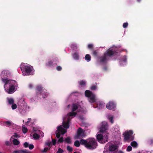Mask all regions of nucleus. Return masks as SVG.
Here are the masks:
<instances>
[{
    "instance_id": "c03bdc74",
    "label": "nucleus",
    "mask_w": 153,
    "mask_h": 153,
    "mask_svg": "<svg viewBox=\"0 0 153 153\" xmlns=\"http://www.w3.org/2000/svg\"><path fill=\"white\" fill-rule=\"evenodd\" d=\"M41 89V87L40 86H38L37 88V90L38 91H40Z\"/></svg>"
},
{
    "instance_id": "13d9d810",
    "label": "nucleus",
    "mask_w": 153,
    "mask_h": 153,
    "mask_svg": "<svg viewBox=\"0 0 153 153\" xmlns=\"http://www.w3.org/2000/svg\"><path fill=\"white\" fill-rule=\"evenodd\" d=\"M0 153H1V152H0Z\"/></svg>"
},
{
    "instance_id": "bb28decb",
    "label": "nucleus",
    "mask_w": 153,
    "mask_h": 153,
    "mask_svg": "<svg viewBox=\"0 0 153 153\" xmlns=\"http://www.w3.org/2000/svg\"><path fill=\"white\" fill-rule=\"evenodd\" d=\"M67 149L68 150L69 152H71L72 151V148L69 146H68L67 147Z\"/></svg>"
},
{
    "instance_id": "37998d69",
    "label": "nucleus",
    "mask_w": 153,
    "mask_h": 153,
    "mask_svg": "<svg viewBox=\"0 0 153 153\" xmlns=\"http://www.w3.org/2000/svg\"><path fill=\"white\" fill-rule=\"evenodd\" d=\"M51 142H50V143H46V145L48 146H51Z\"/></svg>"
},
{
    "instance_id": "ea45409f",
    "label": "nucleus",
    "mask_w": 153,
    "mask_h": 153,
    "mask_svg": "<svg viewBox=\"0 0 153 153\" xmlns=\"http://www.w3.org/2000/svg\"><path fill=\"white\" fill-rule=\"evenodd\" d=\"M61 69L62 68L60 66H57L56 67V69L58 71H60L61 70Z\"/></svg>"
},
{
    "instance_id": "58836bf2",
    "label": "nucleus",
    "mask_w": 153,
    "mask_h": 153,
    "mask_svg": "<svg viewBox=\"0 0 153 153\" xmlns=\"http://www.w3.org/2000/svg\"><path fill=\"white\" fill-rule=\"evenodd\" d=\"M48 149H49L48 148H45L42 151V152H46Z\"/></svg>"
},
{
    "instance_id": "b1692460",
    "label": "nucleus",
    "mask_w": 153,
    "mask_h": 153,
    "mask_svg": "<svg viewBox=\"0 0 153 153\" xmlns=\"http://www.w3.org/2000/svg\"><path fill=\"white\" fill-rule=\"evenodd\" d=\"M80 143L78 140L76 141L74 143V145L76 147H79V146Z\"/></svg>"
},
{
    "instance_id": "39448f33",
    "label": "nucleus",
    "mask_w": 153,
    "mask_h": 153,
    "mask_svg": "<svg viewBox=\"0 0 153 153\" xmlns=\"http://www.w3.org/2000/svg\"><path fill=\"white\" fill-rule=\"evenodd\" d=\"M20 68L24 76L32 74L34 71L33 67L31 65L25 63L21 64Z\"/></svg>"
},
{
    "instance_id": "c756f323",
    "label": "nucleus",
    "mask_w": 153,
    "mask_h": 153,
    "mask_svg": "<svg viewBox=\"0 0 153 153\" xmlns=\"http://www.w3.org/2000/svg\"><path fill=\"white\" fill-rule=\"evenodd\" d=\"M23 152V150H17L14 151L13 153H22Z\"/></svg>"
},
{
    "instance_id": "5701e85b",
    "label": "nucleus",
    "mask_w": 153,
    "mask_h": 153,
    "mask_svg": "<svg viewBox=\"0 0 153 153\" xmlns=\"http://www.w3.org/2000/svg\"><path fill=\"white\" fill-rule=\"evenodd\" d=\"M73 57L75 59H78L79 58L78 55L76 53H74L73 55Z\"/></svg>"
},
{
    "instance_id": "f3484780",
    "label": "nucleus",
    "mask_w": 153,
    "mask_h": 153,
    "mask_svg": "<svg viewBox=\"0 0 153 153\" xmlns=\"http://www.w3.org/2000/svg\"><path fill=\"white\" fill-rule=\"evenodd\" d=\"M22 131L24 133H26L27 131V128L25 127V126L24 125H22Z\"/></svg>"
},
{
    "instance_id": "6ab92c4d",
    "label": "nucleus",
    "mask_w": 153,
    "mask_h": 153,
    "mask_svg": "<svg viewBox=\"0 0 153 153\" xmlns=\"http://www.w3.org/2000/svg\"><path fill=\"white\" fill-rule=\"evenodd\" d=\"M32 137L35 139H38L39 137V136L37 134L35 133L32 135Z\"/></svg>"
},
{
    "instance_id": "603ef678",
    "label": "nucleus",
    "mask_w": 153,
    "mask_h": 153,
    "mask_svg": "<svg viewBox=\"0 0 153 153\" xmlns=\"http://www.w3.org/2000/svg\"><path fill=\"white\" fill-rule=\"evenodd\" d=\"M118 153H123V152L122 151H120Z\"/></svg>"
},
{
    "instance_id": "aec40b11",
    "label": "nucleus",
    "mask_w": 153,
    "mask_h": 153,
    "mask_svg": "<svg viewBox=\"0 0 153 153\" xmlns=\"http://www.w3.org/2000/svg\"><path fill=\"white\" fill-rule=\"evenodd\" d=\"M64 141L67 143H71V139L69 137H67L64 140Z\"/></svg>"
},
{
    "instance_id": "a18cd8bd",
    "label": "nucleus",
    "mask_w": 153,
    "mask_h": 153,
    "mask_svg": "<svg viewBox=\"0 0 153 153\" xmlns=\"http://www.w3.org/2000/svg\"><path fill=\"white\" fill-rule=\"evenodd\" d=\"M31 120V118H28V121H27V122L26 123H27V124H28V123L29 122H30Z\"/></svg>"
},
{
    "instance_id": "a878e982",
    "label": "nucleus",
    "mask_w": 153,
    "mask_h": 153,
    "mask_svg": "<svg viewBox=\"0 0 153 153\" xmlns=\"http://www.w3.org/2000/svg\"><path fill=\"white\" fill-rule=\"evenodd\" d=\"M79 84L80 85H84L85 84V81H82L79 82Z\"/></svg>"
},
{
    "instance_id": "72a5a7b5",
    "label": "nucleus",
    "mask_w": 153,
    "mask_h": 153,
    "mask_svg": "<svg viewBox=\"0 0 153 153\" xmlns=\"http://www.w3.org/2000/svg\"><path fill=\"white\" fill-rule=\"evenodd\" d=\"M104 107V105L103 104H100L97 105V107H99V108H102Z\"/></svg>"
},
{
    "instance_id": "8fccbe9b",
    "label": "nucleus",
    "mask_w": 153,
    "mask_h": 153,
    "mask_svg": "<svg viewBox=\"0 0 153 153\" xmlns=\"http://www.w3.org/2000/svg\"><path fill=\"white\" fill-rule=\"evenodd\" d=\"M29 87H30V88H31V87H32V85H31V84H30V85H29Z\"/></svg>"
},
{
    "instance_id": "2f4dec72",
    "label": "nucleus",
    "mask_w": 153,
    "mask_h": 153,
    "mask_svg": "<svg viewBox=\"0 0 153 153\" xmlns=\"http://www.w3.org/2000/svg\"><path fill=\"white\" fill-rule=\"evenodd\" d=\"M28 147L30 149H32L34 148V146L32 144H30L29 145Z\"/></svg>"
},
{
    "instance_id": "6e6d98bb",
    "label": "nucleus",
    "mask_w": 153,
    "mask_h": 153,
    "mask_svg": "<svg viewBox=\"0 0 153 153\" xmlns=\"http://www.w3.org/2000/svg\"><path fill=\"white\" fill-rule=\"evenodd\" d=\"M69 105H68V107H69Z\"/></svg>"
},
{
    "instance_id": "a19ab883",
    "label": "nucleus",
    "mask_w": 153,
    "mask_h": 153,
    "mask_svg": "<svg viewBox=\"0 0 153 153\" xmlns=\"http://www.w3.org/2000/svg\"><path fill=\"white\" fill-rule=\"evenodd\" d=\"M93 47V45L92 44H89L88 45V47L89 48H91Z\"/></svg>"
},
{
    "instance_id": "9b49d317",
    "label": "nucleus",
    "mask_w": 153,
    "mask_h": 153,
    "mask_svg": "<svg viewBox=\"0 0 153 153\" xmlns=\"http://www.w3.org/2000/svg\"><path fill=\"white\" fill-rule=\"evenodd\" d=\"M10 73L9 71L7 70L2 71L1 74L2 80V79H7V77L10 76Z\"/></svg>"
},
{
    "instance_id": "7c9ffc66",
    "label": "nucleus",
    "mask_w": 153,
    "mask_h": 153,
    "mask_svg": "<svg viewBox=\"0 0 153 153\" xmlns=\"http://www.w3.org/2000/svg\"><path fill=\"white\" fill-rule=\"evenodd\" d=\"M132 148L131 146H128L127 149V150L129 152L131 150Z\"/></svg>"
},
{
    "instance_id": "ddd939ff",
    "label": "nucleus",
    "mask_w": 153,
    "mask_h": 153,
    "mask_svg": "<svg viewBox=\"0 0 153 153\" xmlns=\"http://www.w3.org/2000/svg\"><path fill=\"white\" fill-rule=\"evenodd\" d=\"M112 131L114 134H117L118 136H120V132L118 128H115L114 129H112Z\"/></svg>"
},
{
    "instance_id": "f257e3e1",
    "label": "nucleus",
    "mask_w": 153,
    "mask_h": 153,
    "mask_svg": "<svg viewBox=\"0 0 153 153\" xmlns=\"http://www.w3.org/2000/svg\"><path fill=\"white\" fill-rule=\"evenodd\" d=\"M79 108V106L77 104L73 105L72 112L69 113L66 117L63 118L62 126L64 128H63L62 126H59L57 127V130L56 132V136L57 138L60 137L61 133L63 134L66 132V129L69 127V122L72 118L71 117L75 116L76 113L74 112V111L76 109H78L79 111H80Z\"/></svg>"
},
{
    "instance_id": "473e14b6",
    "label": "nucleus",
    "mask_w": 153,
    "mask_h": 153,
    "mask_svg": "<svg viewBox=\"0 0 153 153\" xmlns=\"http://www.w3.org/2000/svg\"><path fill=\"white\" fill-rule=\"evenodd\" d=\"M29 146V144L28 143L26 142L24 144V146L25 148H27L28 146Z\"/></svg>"
},
{
    "instance_id": "c85d7f7f",
    "label": "nucleus",
    "mask_w": 153,
    "mask_h": 153,
    "mask_svg": "<svg viewBox=\"0 0 153 153\" xmlns=\"http://www.w3.org/2000/svg\"><path fill=\"white\" fill-rule=\"evenodd\" d=\"M19 136L17 134L15 133L14 134L12 137V138H17L19 137Z\"/></svg>"
},
{
    "instance_id": "c9c22d12",
    "label": "nucleus",
    "mask_w": 153,
    "mask_h": 153,
    "mask_svg": "<svg viewBox=\"0 0 153 153\" xmlns=\"http://www.w3.org/2000/svg\"><path fill=\"white\" fill-rule=\"evenodd\" d=\"M128 23H125L123 24V27L124 28H126L128 25Z\"/></svg>"
},
{
    "instance_id": "4468645a",
    "label": "nucleus",
    "mask_w": 153,
    "mask_h": 153,
    "mask_svg": "<svg viewBox=\"0 0 153 153\" xmlns=\"http://www.w3.org/2000/svg\"><path fill=\"white\" fill-rule=\"evenodd\" d=\"M13 143L14 145H18L20 144V142L17 139H14L13 140Z\"/></svg>"
},
{
    "instance_id": "79ce46f5",
    "label": "nucleus",
    "mask_w": 153,
    "mask_h": 153,
    "mask_svg": "<svg viewBox=\"0 0 153 153\" xmlns=\"http://www.w3.org/2000/svg\"><path fill=\"white\" fill-rule=\"evenodd\" d=\"M40 137H43L44 136V134L42 132H40Z\"/></svg>"
},
{
    "instance_id": "49530a36",
    "label": "nucleus",
    "mask_w": 153,
    "mask_h": 153,
    "mask_svg": "<svg viewBox=\"0 0 153 153\" xmlns=\"http://www.w3.org/2000/svg\"><path fill=\"white\" fill-rule=\"evenodd\" d=\"M93 54L94 55H96L97 54V52H96V51H94L93 52Z\"/></svg>"
},
{
    "instance_id": "0eeeda50",
    "label": "nucleus",
    "mask_w": 153,
    "mask_h": 153,
    "mask_svg": "<svg viewBox=\"0 0 153 153\" xmlns=\"http://www.w3.org/2000/svg\"><path fill=\"white\" fill-rule=\"evenodd\" d=\"M85 94V96L88 97L90 102L93 103L96 102V99L95 95L91 91L88 90L86 91Z\"/></svg>"
},
{
    "instance_id": "7ed1b4c3",
    "label": "nucleus",
    "mask_w": 153,
    "mask_h": 153,
    "mask_svg": "<svg viewBox=\"0 0 153 153\" xmlns=\"http://www.w3.org/2000/svg\"><path fill=\"white\" fill-rule=\"evenodd\" d=\"M2 82L4 83V90L8 94H12L16 90L18 84L15 81L8 79H2Z\"/></svg>"
},
{
    "instance_id": "3c124183",
    "label": "nucleus",
    "mask_w": 153,
    "mask_h": 153,
    "mask_svg": "<svg viewBox=\"0 0 153 153\" xmlns=\"http://www.w3.org/2000/svg\"><path fill=\"white\" fill-rule=\"evenodd\" d=\"M47 65H48V66H50V63L49 62L47 64Z\"/></svg>"
},
{
    "instance_id": "f03ea898",
    "label": "nucleus",
    "mask_w": 153,
    "mask_h": 153,
    "mask_svg": "<svg viewBox=\"0 0 153 153\" xmlns=\"http://www.w3.org/2000/svg\"><path fill=\"white\" fill-rule=\"evenodd\" d=\"M108 128L107 122L104 121L102 123L101 127L99 128L98 134L97 135V139L100 143H105L108 140V133L106 131Z\"/></svg>"
},
{
    "instance_id": "4be33fe9",
    "label": "nucleus",
    "mask_w": 153,
    "mask_h": 153,
    "mask_svg": "<svg viewBox=\"0 0 153 153\" xmlns=\"http://www.w3.org/2000/svg\"><path fill=\"white\" fill-rule=\"evenodd\" d=\"M108 119L110 120L111 123H113L114 121L113 120V117L112 116H109L108 117Z\"/></svg>"
},
{
    "instance_id": "f704fd0d",
    "label": "nucleus",
    "mask_w": 153,
    "mask_h": 153,
    "mask_svg": "<svg viewBox=\"0 0 153 153\" xmlns=\"http://www.w3.org/2000/svg\"><path fill=\"white\" fill-rule=\"evenodd\" d=\"M17 107V105L16 104H13L12 106V108L13 109H15Z\"/></svg>"
},
{
    "instance_id": "f8f14e48",
    "label": "nucleus",
    "mask_w": 153,
    "mask_h": 153,
    "mask_svg": "<svg viewBox=\"0 0 153 153\" xmlns=\"http://www.w3.org/2000/svg\"><path fill=\"white\" fill-rule=\"evenodd\" d=\"M106 108L109 109H112L116 106L115 104L112 102L110 101L106 105Z\"/></svg>"
},
{
    "instance_id": "4c0bfd02",
    "label": "nucleus",
    "mask_w": 153,
    "mask_h": 153,
    "mask_svg": "<svg viewBox=\"0 0 153 153\" xmlns=\"http://www.w3.org/2000/svg\"><path fill=\"white\" fill-rule=\"evenodd\" d=\"M91 90H94L96 89V87L95 86H92L91 87Z\"/></svg>"
},
{
    "instance_id": "864d4df0",
    "label": "nucleus",
    "mask_w": 153,
    "mask_h": 153,
    "mask_svg": "<svg viewBox=\"0 0 153 153\" xmlns=\"http://www.w3.org/2000/svg\"><path fill=\"white\" fill-rule=\"evenodd\" d=\"M137 0V1L139 2H140V0Z\"/></svg>"
},
{
    "instance_id": "e433bc0d",
    "label": "nucleus",
    "mask_w": 153,
    "mask_h": 153,
    "mask_svg": "<svg viewBox=\"0 0 153 153\" xmlns=\"http://www.w3.org/2000/svg\"><path fill=\"white\" fill-rule=\"evenodd\" d=\"M52 142L53 145H55L56 143V140L54 139H52Z\"/></svg>"
},
{
    "instance_id": "de8ad7c7",
    "label": "nucleus",
    "mask_w": 153,
    "mask_h": 153,
    "mask_svg": "<svg viewBox=\"0 0 153 153\" xmlns=\"http://www.w3.org/2000/svg\"><path fill=\"white\" fill-rule=\"evenodd\" d=\"M126 60H123V61H122L120 63V64H121L122 62L123 63V62H124L125 63H126Z\"/></svg>"
},
{
    "instance_id": "412c9836",
    "label": "nucleus",
    "mask_w": 153,
    "mask_h": 153,
    "mask_svg": "<svg viewBox=\"0 0 153 153\" xmlns=\"http://www.w3.org/2000/svg\"><path fill=\"white\" fill-rule=\"evenodd\" d=\"M11 124V123L10 121H7L4 122V125L6 126H9Z\"/></svg>"
},
{
    "instance_id": "9d476101",
    "label": "nucleus",
    "mask_w": 153,
    "mask_h": 153,
    "mask_svg": "<svg viewBox=\"0 0 153 153\" xmlns=\"http://www.w3.org/2000/svg\"><path fill=\"white\" fill-rule=\"evenodd\" d=\"M85 136V131L81 128H79L77 130V134L75 136V138L76 139H80Z\"/></svg>"
},
{
    "instance_id": "2eb2a0df",
    "label": "nucleus",
    "mask_w": 153,
    "mask_h": 153,
    "mask_svg": "<svg viewBox=\"0 0 153 153\" xmlns=\"http://www.w3.org/2000/svg\"><path fill=\"white\" fill-rule=\"evenodd\" d=\"M131 146L133 147L136 148L138 144L135 141H133L131 143Z\"/></svg>"
},
{
    "instance_id": "4d7b16f0",
    "label": "nucleus",
    "mask_w": 153,
    "mask_h": 153,
    "mask_svg": "<svg viewBox=\"0 0 153 153\" xmlns=\"http://www.w3.org/2000/svg\"><path fill=\"white\" fill-rule=\"evenodd\" d=\"M80 111H82V110H80Z\"/></svg>"
},
{
    "instance_id": "5fc2aeb1",
    "label": "nucleus",
    "mask_w": 153,
    "mask_h": 153,
    "mask_svg": "<svg viewBox=\"0 0 153 153\" xmlns=\"http://www.w3.org/2000/svg\"><path fill=\"white\" fill-rule=\"evenodd\" d=\"M42 96L43 97H44V94H42Z\"/></svg>"
},
{
    "instance_id": "6e6552de",
    "label": "nucleus",
    "mask_w": 153,
    "mask_h": 153,
    "mask_svg": "<svg viewBox=\"0 0 153 153\" xmlns=\"http://www.w3.org/2000/svg\"><path fill=\"white\" fill-rule=\"evenodd\" d=\"M117 146L116 144L111 143H109L106 145L105 147L104 153H106L107 149H108L110 151H113L117 149Z\"/></svg>"
},
{
    "instance_id": "423d86ee",
    "label": "nucleus",
    "mask_w": 153,
    "mask_h": 153,
    "mask_svg": "<svg viewBox=\"0 0 153 153\" xmlns=\"http://www.w3.org/2000/svg\"><path fill=\"white\" fill-rule=\"evenodd\" d=\"M133 134V132L131 130L127 131L124 132L123 134L124 141L129 142L132 140L134 139Z\"/></svg>"
},
{
    "instance_id": "dca6fc26",
    "label": "nucleus",
    "mask_w": 153,
    "mask_h": 153,
    "mask_svg": "<svg viewBox=\"0 0 153 153\" xmlns=\"http://www.w3.org/2000/svg\"><path fill=\"white\" fill-rule=\"evenodd\" d=\"M85 58L86 60L88 62H89L91 60V56L89 54H86L85 56Z\"/></svg>"
},
{
    "instance_id": "a211bd4d",
    "label": "nucleus",
    "mask_w": 153,
    "mask_h": 153,
    "mask_svg": "<svg viewBox=\"0 0 153 153\" xmlns=\"http://www.w3.org/2000/svg\"><path fill=\"white\" fill-rule=\"evenodd\" d=\"M7 100L8 102L10 104H12L14 103V101L13 99L12 98H7Z\"/></svg>"
},
{
    "instance_id": "393cba45",
    "label": "nucleus",
    "mask_w": 153,
    "mask_h": 153,
    "mask_svg": "<svg viewBox=\"0 0 153 153\" xmlns=\"http://www.w3.org/2000/svg\"><path fill=\"white\" fill-rule=\"evenodd\" d=\"M64 151L63 149H61L60 148H59L56 153H62Z\"/></svg>"
},
{
    "instance_id": "09e8293b",
    "label": "nucleus",
    "mask_w": 153,
    "mask_h": 153,
    "mask_svg": "<svg viewBox=\"0 0 153 153\" xmlns=\"http://www.w3.org/2000/svg\"><path fill=\"white\" fill-rule=\"evenodd\" d=\"M5 144L6 145H8L9 144V141H6L5 143Z\"/></svg>"
},
{
    "instance_id": "cd10ccee",
    "label": "nucleus",
    "mask_w": 153,
    "mask_h": 153,
    "mask_svg": "<svg viewBox=\"0 0 153 153\" xmlns=\"http://www.w3.org/2000/svg\"><path fill=\"white\" fill-rule=\"evenodd\" d=\"M63 141V138L62 137H61L59 139V140L57 142V143H59L62 142Z\"/></svg>"
},
{
    "instance_id": "1a4fd4ad",
    "label": "nucleus",
    "mask_w": 153,
    "mask_h": 153,
    "mask_svg": "<svg viewBox=\"0 0 153 153\" xmlns=\"http://www.w3.org/2000/svg\"><path fill=\"white\" fill-rule=\"evenodd\" d=\"M113 48H111L108 50L104 54V58L101 59L102 62L104 61L108 56H110L114 54V51Z\"/></svg>"
},
{
    "instance_id": "20e7f679",
    "label": "nucleus",
    "mask_w": 153,
    "mask_h": 153,
    "mask_svg": "<svg viewBox=\"0 0 153 153\" xmlns=\"http://www.w3.org/2000/svg\"><path fill=\"white\" fill-rule=\"evenodd\" d=\"M80 144L84 145L87 148L90 149H95L97 146L94 138H90L87 140L82 139L80 140Z\"/></svg>"
}]
</instances>
